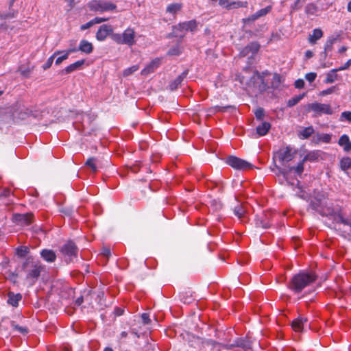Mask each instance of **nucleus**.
Returning <instances> with one entry per match:
<instances>
[{"label":"nucleus","mask_w":351,"mask_h":351,"mask_svg":"<svg viewBox=\"0 0 351 351\" xmlns=\"http://www.w3.org/2000/svg\"><path fill=\"white\" fill-rule=\"evenodd\" d=\"M45 265L32 256H27L22 263L20 272L24 276L25 282L29 286H34L45 270Z\"/></svg>","instance_id":"f257e3e1"},{"label":"nucleus","mask_w":351,"mask_h":351,"mask_svg":"<svg viewBox=\"0 0 351 351\" xmlns=\"http://www.w3.org/2000/svg\"><path fill=\"white\" fill-rule=\"evenodd\" d=\"M316 280L317 276L313 272L300 271L291 278L288 287L294 293H300Z\"/></svg>","instance_id":"f03ea898"},{"label":"nucleus","mask_w":351,"mask_h":351,"mask_svg":"<svg viewBox=\"0 0 351 351\" xmlns=\"http://www.w3.org/2000/svg\"><path fill=\"white\" fill-rule=\"evenodd\" d=\"M323 216L332 219L338 223H342L351 228V211L346 212L340 207L334 208L332 206H326L320 212Z\"/></svg>","instance_id":"7ed1b4c3"},{"label":"nucleus","mask_w":351,"mask_h":351,"mask_svg":"<svg viewBox=\"0 0 351 351\" xmlns=\"http://www.w3.org/2000/svg\"><path fill=\"white\" fill-rule=\"evenodd\" d=\"M112 38L118 44L132 46L135 43V32L134 29L128 28L122 34H113Z\"/></svg>","instance_id":"20e7f679"},{"label":"nucleus","mask_w":351,"mask_h":351,"mask_svg":"<svg viewBox=\"0 0 351 351\" xmlns=\"http://www.w3.org/2000/svg\"><path fill=\"white\" fill-rule=\"evenodd\" d=\"M226 162L237 170H246L252 169L253 165L249 162L234 156H229L226 158Z\"/></svg>","instance_id":"39448f33"},{"label":"nucleus","mask_w":351,"mask_h":351,"mask_svg":"<svg viewBox=\"0 0 351 351\" xmlns=\"http://www.w3.org/2000/svg\"><path fill=\"white\" fill-rule=\"evenodd\" d=\"M296 154L297 152L295 149L290 146H287L280 149L276 152V157L280 162L284 163L285 162H287L292 160L295 158Z\"/></svg>","instance_id":"423d86ee"},{"label":"nucleus","mask_w":351,"mask_h":351,"mask_svg":"<svg viewBox=\"0 0 351 351\" xmlns=\"http://www.w3.org/2000/svg\"><path fill=\"white\" fill-rule=\"evenodd\" d=\"M61 252L66 261H72L77 256L78 248L73 241H68L62 246Z\"/></svg>","instance_id":"0eeeda50"},{"label":"nucleus","mask_w":351,"mask_h":351,"mask_svg":"<svg viewBox=\"0 0 351 351\" xmlns=\"http://www.w3.org/2000/svg\"><path fill=\"white\" fill-rule=\"evenodd\" d=\"M88 8L93 11L104 12L115 9L116 5L110 2L92 1L88 3Z\"/></svg>","instance_id":"6e6552de"},{"label":"nucleus","mask_w":351,"mask_h":351,"mask_svg":"<svg viewBox=\"0 0 351 351\" xmlns=\"http://www.w3.org/2000/svg\"><path fill=\"white\" fill-rule=\"evenodd\" d=\"M197 27V23L195 20H191L183 23H180L174 27V33L177 36L183 37L184 34H179L177 31L180 32H194Z\"/></svg>","instance_id":"1a4fd4ad"},{"label":"nucleus","mask_w":351,"mask_h":351,"mask_svg":"<svg viewBox=\"0 0 351 351\" xmlns=\"http://www.w3.org/2000/svg\"><path fill=\"white\" fill-rule=\"evenodd\" d=\"M34 215L32 213L14 214L12 217V220L17 225L21 226H27L30 225L33 221Z\"/></svg>","instance_id":"9d476101"},{"label":"nucleus","mask_w":351,"mask_h":351,"mask_svg":"<svg viewBox=\"0 0 351 351\" xmlns=\"http://www.w3.org/2000/svg\"><path fill=\"white\" fill-rule=\"evenodd\" d=\"M259 49L260 45L257 42H252L243 49L241 51V55L242 56L250 55V57L252 58L258 52Z\"/></svg>","instance_id":"9b49d317"},{"label":"nucleus","mask_w":351,"mask_h":351,"mask_svg":"<svg viewBox=\"0 0 351 351\" xmlns=\"http://www.w3.org/2000/svg\"><path fill=\"white\" fill-rule=\"evenodd\" d=\"M308 319L303 316H299L298 318L292 321L291 327L295 332H301L303 331L304 327L307 325Z\"/></svg>","instance_id":"f8f14e48"},{"label":"nucleus","mask_w":351,"mask_h":351,"mask_svg":"<svg viewBox=\"0 0 351 351\" xmlns=\"http://www.w3.org/2000/svg\"><path fill=\"white\" fill-rule=\"evenodd\" d=\"M112 31V28L110 25H103L98 29L96 38L98 40H104Z\"/></svg>","instance_id":"ddd939ff"},{"label":"nucleus","mask_w":351,"mask_h":351,"mask_svg":"<svg viewBox=\"0 0 351 351\" xmlns=\"http://www.w3.org/2000/svg\"><path fill=\"white\" fill-rule=\"evenodd\" d=\"M40 254L43 260L47 263H53L56 260V254L52 250L43 249Z\"/></svg>","instance_id":"4468645a"},{"label":"nucleus","mask_w":351,"mask_h":351,"mask_svg":"<svg viewBox=\"0 0 351 351\" xmlns=\"http://www.w3.org/2000/svg\"><path fill=\"white\" fill-rule=\"evenodd\" d=\"M160 60L156 58L152 60L145 69L141 71L142 75H147L154 72L160 65Z\"/></svg>","instance_id":"2eb2a0df"},{"label":"nucleus","mask_w":351,"mask_h":351,"mask_svg":"<svg viewBox=\"0 0 351 351\" xmlns=\"http://www.w3.org/2000/svg\"><path fill=\"white\" fill-rule=\"evenodd\" d=\"M187 74H188V71H184L180 75H178L173 82H171L169 84V89L171 90H176L179 87V86H180L184 78H186Z\"/></svg>","instance_id":"dca6fc26"},{"label":"nucleus","mask_w":351,"mask_h":351,"mask_svg":"<svg viewBox=\"0 0 351 351\" xmlns=\"http://www.w3.org/2000/svg\"><path fill=\"white\" fill-rule=\"evenodd\" d=\"M338 144L343 147L346 152H351V141L348 135H342L339 139Z\"/></svg>","instance_id":"f3484780"},{"label":"nucleus","mask_w":351,"mask_h":351,"mask_svg":"<svg viewBox=\"0 0 351 351\" xmlns=\"http://www.w3.org/2000/svg\"><path fill=\"white\" fill-rule=\"evenodd\" d=\"M21 299L22 295L21 293L9 292L8 294V303L14 307L18 306L19 302L21 300Z\"/></svg>","instance_id":"a211bd4d"},{"label":"nucleus","mask_w":351,"mask_h":351,"mask_svg":"<svg viewBox=\"0 0 351 351\" xmlns=\"http://www.w3.org/2000/svg\"><path fill=\"white\" fill-rule=\"evenodd\" d=\"M323 36V32L321 29L317 28L313 30L312 34L308 36V43L311 45L316 44L317 41Z\"/></svg>","instance_id":"6ab92c4d"},{"label":"nucleus","mask_w":351,"mask_h":351,"mask_svg":"<svg viewBox=\"0 0 351 351\" xmlns=\"http://www.w3.org/2000/svg\"><path fill=\"white\" fill-rule=\"evenodd\" d=\"M252 341L248 338H240L236 340L235 345L238 347H241L245 350H250L252 348Z\"/></svg>","instance_id":"aec40b11"},{"label":"nucleus","mask_w":351,"mask_h":351,"mask_svg":"<svg viewBox=\"0 0 351 351\" xmlns=\"http://www.w3.org/2000/svg\"><path fill=\"white\" fill-rule=\"evenodd\" d=\"M93 50V46L91 43L86 40H82L79 45V51L86 54H90Z\"/></svg>","instance_id":"412c9836"},{"label":"nucleus","mask_w":351,"mask_h":351,"mask_svg":"<svg viewBox=\"0 0 351 351\" xmlns=\"http://www.w3.org/2000/svg\"><path fill=\"white\" fill-rule=\"evenodd\" d=\"M314 133V129L312 126L303 128L298 131V136L299 138L304 140L308 138Z\"/></svg>","instance_id":"4be33fe9"},{"label":"nucleus","mask_w":351,"mask_h":351,"mask_svg":"<svg viewBox=\"0 0 351 351\" xmlns=\"http://www.w3.org/2000/svg\"><path fill=\"white\" fill-rule=\"evenodd\" d=\"M270 128V123L269 122L264 121L256 126V132L260 136H265L267 134Z\"/></svg>","instance_id":"5701e85b"},{"label":"nucleus","mask_w":351,"mask_h":351,"mask_svg":"<svg viewBox=\"0 0 351 351\" xmlns=\"http://www.w3.org/2000/svg\"><path fill=\"white\" fill-rule=\"evenodd\" d=\"M331 141V135L328 134H317L313 137V141L315 143L320 142L328 143Z\"/></svg>","instance_id":"b1692460"},{"label":"nucleus","mask_w":351,"mask_h":351,"mask_svg":"<svg viewBox=\"0 0 351 351\" xmlns=\"http://www.w3.org/2000/svg\"><path fill=\"white\" fill-rule=\"evenodd\" d=\"M84 60H78L73 64H71L68 66H66L64 69L65 73H72L77 69H79L84 64Z\"/></svg>","instance_id":"393cba45"},{"label":"nucleus","mask_w":351,"mask_h":351,"mask_svg":"<svg viewBox=\"0 0 351 351\" xmlns=\"http://www.w3.org/2000/svg\"><path fill=\"white\" fill-rule=\"evenodd\" d=\"M304 162H303V160H302L300 162H299L298 164V165L296 167H291L289 168V169L288 171L284 169L282 173H283L284 176L285 177L289 171H291L294 170L298 175L300 176L302 173V172L304 171Z\"/></svg>","instance_id":"a878e982"},{"label":"nucleus","mask_w":351,"mask_h":351,"mask_svg":"<svg viewBox=\"0 0 351 351\" xmlns=\"http://www.w3.org/2000/svg\"><path fill=\"white\" fill-rule=\"evenodd\" d=\"M182 8V3H172V4H169L167 7L166 11H167V12L171 14L172 15H176L179 11L181 10Z\"/></svg>","instance_id":"bb28decb"},{"label":"nucleus","mask_w":351,"mask_h":351,"mask_svg":"<svg viewBox=\"0 0 351 351\" xmlns=\"http://www.w3.org/2000/svg\"><path fill=\"white\" fill-rule=\"evenodd\" d=\"M338 69H332L330 72H328L326 75V77L325 80V83L331 84L337 80L338 75L337 74V71Z\"/></svg>","instance_id":"cd10ccee"},{"label":"nucleus","mask_w":351,"mask_h":351,"mask_svg":"<svg viewBox=\"0 0 351 351\" xmlns=\"http://www.w3.org/2000/svg\"><path fill=\"white\" fill-rule=\"evenodd\" d=\"M319 155L317 151H313L309 153H308L302 159L303 162L310 161V162H315L317 160Z\"/></svg>","instance_id":"c85d7f7f"},{"label":"nucleus","mask_w":351,"mask_h":351,"mask_svg":"<svg viewBox=\"0 0 351 351\" xmlns=\"http://www.w3.org/2000/svg\"><path fill=\"white\" fill-rule=\"evenodd\" d=\"M338 38L339 35L328 37L324 46L325 51L332 49L333 44L338 40Z\"/></svg>","instance_id":"c756f323"},{"label":"nucleus","mask_w":351,"mask_h":351,"mask_svg":"<svg viewBox=\"0 0 351 351\" xmlns=\"http://www.w3.org/2000/svg\"><path fill=\"white\" fill-rule=\"evenodd\" d=\"M318 11V7L314 3H308L305 7V12L307 15H315Z\"/></svg>","instance_id":"7c9ffc66"},{"label":"nucleus","mask_w":351,"mask_h":351,"mask_svg":"<svg viewBox=\"0 0 351 351\" xmlns=\"http://www.w3.org/2000/svg\"><path fill=\"white\" fill-rule=\"evenodd\" d=\"M85 165L86 167H88L91 170V171L93 173H95L97 171V164H96V158H88L86 160Z\"/></svg>","instance_id":"2f4dec72"},{"label":"nucleus","mask_w":351,"mask_h":351,"mask_svg":"<svg viewBox=\"0 0 351 351\" xmlns=\"http://www.w3.org/2000/svg\"><path fill=\"white\" fill-rule=\"evenodd\" d=\"M305 94H301L297 96H295L292 97L291 99H289L287 101V106L289 108L293 107L295 105H296L299 101L304 97Z\"/></svg>","instance_id":"473e14b6"},{"label":"nucleus","mask_w":351,"mask_h":351,"mask_svg":"<svg viewBox=\"0 0 351 351\" xmlns=\"http://www.w3.org/2000/svg\"><path fill=\"white\" fill-rule=\"evenodd\" d=\"M340 167L342 170L346 171L351 167V159L349 157L343 158L340 161Z\"/></svg>","instance_id":"72a5a7b5"},{"label":"nucleus","mask_w":351,"mask_h":351,"mask_svg":"<svg viewBox=\"0 0 351 351\" xmlns=\"http://www.w3.org/2000/svg\"><path fill=\"white\" fill-rule=\"evenodd\" d=\"M11 326L14 330H16L23 335H25V334L28 333V332H29V330L27 327L21 326L16 324L14 322H12Z\"/></svg>","instance_id":"f704fd0d"},{"label":"nucleus","mask_w":351,"mask_h":351,"mask_svg":"<svg viewBox=\"0 0 351 351\" xmlns=\"http://www.w3.org/2000/svg\"><path fill=\"white\" fill-rule=\"evenodd\" d=\"M61 53L60 51H56L51 56H50L47 62L43 65V68L44 70H47L48 69H49L52 64H53V60H54V58L58 55V54H60Z\"/></svg>","instance_id":"c9c22d12"},{"label":"nucleus","mask_w":351,"mask_h":351,"mask_svg":"<svg viewBox=\"0 0 351 351\" xmlns=\"http://www.w3.org/2000/svg\"><path fill=\"white\" fill-rule=\"evenodd\" d=\"M233 211L234 214L239 219L242 218L245 213V208L242 205L240 204H238L237 206H235Z\"/></svg>","instance_id":"e433bc0d"},{"label":"nucleus","mask_w":351,"mask_h":351,"mask_svg":"<svg viewBox=\"0 0 351 351\" xmlns=\"http://www.w3.org/2000/svg\"><path fill=\"white\" fill-rule=\"evenodd\" d=\"M256 226L257 227H261L264 229H267L270 227V223L269 221H266V219L258 218L256 219Z\"/></svg>","instance_id":"4c0bfd02"},{"label":"nucleus","mask_w":351,"mask_h":351,"mask_svg":"<svg viewBox=\"0 0 351 351\" xmlns=\"http://www.w3.org/2000/svg\"><path fill=\"white\" fill-rule=\"evenodd\" d=\"M248 3L247 1H231V8L230 10L237 9L239 8H246Z\"/></svg>","instance_id":"58836bf2"},{"label":"nucleus","mask_w":351,"mask_h":351,"mask_svg":"<svg viewBox=\"0 0 351 351\" xmlns=\"http://www.w3.org/2000/svg\"><path fill=\"white\" fill-rule=\"evenodd\" d=\"M139 69V66L138 65H134L131 67L127 68L125 69L123 72V75L124 77H127L134 73L135 71H138Z\"/></svg>","instance_id":"ea45409f"},{"label":"nucleus","mask_w":351,"mask_h":351,"mask_svg":"<svg viewBox=\"0 0 351 351\" xmlns=\"http://www.w3.org/2000/svg\"><path fill=\"white\" fill-rule=\"evenodd\" d=\"M271 6H267V7L262 8V9L259 10L258 11H257L256 12V14L258 19L267 14L271 11Z\"/></svg>","instance_id":"a19ab883"},{"label":"nucleus","mask_w":351,"mask_h":351,"mask_svg":"<svg viewBox=\"0 0 351 351\" xmlns=\"http://www.w3.org/2000/svg\"><path fill=\"white\" fill-rule=\"evenodd\" d=\"M29 252V248L26 246H20L16 250V253L19 256H25Z\"/></svg>","instance_id":"79ce46f5"},{"label":"nucleus","mask_w":351,"mask_h":351,"mask_svg":"<svg viewBox=\"0 0 351 351\" xmlns=\"http://www.w3.org/2000/svg\"><path fill=\"white\" fill-rule=\"evenodd\" d=\"M14 114H13V116L15 117L17 116L21 119H25L26 117L29 116V113L27 111H14Z\"/></svg>","instance_id":"37998d69"},{"label":"nucleus","mask_w":351,"mask_h":351,"mask_svg":"<svg viewBox=\"0 0 351 351\" xmlns=\"http://www.w3.org/2000/svg\"><path fill=\"white\" fill-rule=\"evenodd\" d=\"M61 53H64L62 56L58 57L56 60V64L58 65L61 64L64 60H66L69 57L68 53L66 51H60Z\"/></svg>","instance_id":"c03bdc74"},{"label":"nucleus","mask_w":351,"mask_h":351,"mask_svg":"<svg viewBox=\"0 0 351 351\" xmlns=\"http://www.w3.org/2000/svg\"><path fill=\"white\" fill-rule=\"evenodd\" d=\"M346 119L348 121H351V111H343L341 116V120Z\"/></svg>","instance_id":"a18cd8bd"},{"label":"nucleus","mask_w":351,"mask_h":351,"mask_svg":"<svg viewBox=\"0 0 351 351\" xmlns=\"http://www.w3.org/2000/svg\"><path fill=\"white\" fill-rule=\"evenodd\" d=\"M337 90V87L336 86H332V87H330L326 90H324L321 92V95L324 96V95H329V94H331V93H333L335 90Z\"/></svg>","instance_id":"49530a36"},{"label":"nucleus","mask_w":351,"mask_h":351,"mask_svg":"<svg viewBox=\"0 0 351 351\" xmlns=\"http://www.w3.org/2000/svg\"><path fill=\"white\" fill-rule=\"evenodd\" d=\"M317 77V74L315 73H308L306 74L305 78L309 82H313Z\"/></svg>","instance_id":"de8ad7c7"},{"label":"nucleus","mask_w":351,"mask_h":351,"mask_svg":"<svg viewBox=\"0 0 351 351\" xmlns=\"http://www.w3.org/2000/svg\"><path fill=\"white\" fill-rule=\"evenodd\" d=\"M307 110H324L319 104H311L308 106Z\"/></svg>","instance_id":"09e8293b"},{"label":"nucleus","mask_w":351,"mask_h":351,"mask_svg":"<svg viewBox=\"0 0 351 351\" xmlns=\"http://www.w3.org/2000/svg\"><path fill=\"white\" fill-rule=\"evenodd\" d=\"M141 319L144 324H148L151 322L149 314L146 313H144L141 315Z\"/></svg>","instance_id":"8fccbe9b"},{"label":"nucleus","mask_w":351,"mask_h":351,"mask_svg":"<svg viewBox=\"0 0 351 351\" xmlns=\"http://www.w3.org/2000/svg\"><path fill=\"white\" fill-rule=\"evenodd\" d=\"M257 19H258V17L256 16V14L254 13V14L250 16L249 17H247L246 19H243V22L245 23H249V22L254 21H256Z\"/></svg>","instance_id":"3c124183"},{"label":"nucleus","mask_w":351,"mask_h":351,"mask_svg":"<svg viewBox=\"0 0 351 351\" xmlns=\"http://www.w3.org/2000/svg\"><path fill=\"white\" fill-rule=\"evenodd\" d=\"M295 87L302 88L304 86V81L302 79H298L295 82Z\"/></svg>","instance_id":"603ef678"},{"label":"nucleus","mask_w":351,"mask_h":351,"mask_svg":"<svg viewBox=\"0 0 351 351\" xmlns=\"http://www.w3.org/2000/svg\"><path fill=\"white\" fill-rule=\"evenodd\" d=\"M101 254L104 256H105L106 258H108L110 256V255H111V252H110V248H108V247H103L102 252H101Z\"/></svg>","instance_id":"864d4df0"},{"label":"nucleus","mask_w":351,"mask_h":351,"mask_svg":"<svg viewBox=\"0 0 351 351\" xmlns=\"http://www.w3.org/2000/svg\"><path fill=\"white\" fill-rule=\"evenodd\" d=\"M93 25H94V23L91 20V21H88V23L81 25L80 29L83 31V30H85V29H87L91 27Z\"/></svg>","instance_id":"5fc2aeb1"},{"label":"nucleus","mask_w":351,"mask_h":351,"mask_svg":"<svg viewBox=\"0 0 351 351\" xmlns=\"http://www.w3.org/2000/svg\"><path fill=\"white\" fill-rule=\"evenodd\" d=\"M11 194V191L9 189H5L0 193V197H9Z\"/></svg>","instance_id":"6e6d98bb"},{"label":"nucleus","mask_w":351,"mask_h":351,"mask_svg":"<svg viewBox=\"0 0 351 351\" xmlns=\"http://www.w3.org/2000/svg\"><path fill=\"white\" fill-rule=\"evenodd\" d=\"M306 0H295V2L294 3V5L292 6V9L293 10H298L301 8V5H300V3L302 2H304L306 1Z\"/></svg>","instance_id":"4d7b16f0"},{"label":"nucleus","mask_w":351,"mask_h":351,"mask_svg":"<svg viewBox=\"0 0 351 351\" xmlns=\"http://www.w3.org/2000/svg\"><path fill=\"white\" fill-rule=\"evenodd\" d=\"M92 21L94 23V25H95L107 21V19L101 17H95Z\"/></svg>","instance_id":"13d9d810"},{"label":"nucleus","mask_w":351,"mask_h":351,"mask_svg":"<svg viewBox=\"0 0 351 351\" xmlns=\"http://www.w3.org/2000/svg\"><path fill=\"white\" fill-rule=\"evenodd\" d=\"M265 111H255V117L257 119L261 120L264 117Z\"/></svg>","instance_id":"bf43d9fd"},{"label":"nucleus","mask_w":351,"mask_h":351,"mask_svg":"<svg viewBox=\"0 0 351 351\" xmlns=\"http://www.w3.org/2000/svg\"><path fill=\"white\" fill-rule=\"evenodd\" d=\"M351 65V59L348 60L346 63L341 67H340L339 69H338V70L339 71H341V70H345V69H347L349 68V66Z\"/></svg>","instance_id":"052dcab7"},{"label":"nucleus","mask_w":351,"mask_h":351,"mask_svg":"<svg viewBox=\"0 0 351 351\" xmlns=\"http://www.w3.org/2000/svg\"><path fill=\"white\" fill-rule=\"evenodd\" d=\"M84 302L83 297H79L77 298L75 301V304L77 306H80Z\"/></svg>","instance_id":"680f3d73"},{"label":"nucleus","mask_w":351,"mask_h":351,"mask_svg":"<svg viewBox=\"0 0 351 351\" xmlns=\"http://www.w3.org/2000/svg\"><path fill=\"white\" fill-rule=\"evenodd\" d=\"M313 56V53L310 51V50H308L305 52V57L306 59H309L311 58H312Z\"/></svg>","instance_id":"e2e57ef3"},{"label":"nucleus","mask_w":351,"mask_h":351,"mask_svg":"<svg viewBox=\"0 0 351 351\" xmlns=\"http://www.w3.org/2000/svg\"><path fill=\"white\" fill-rule=\"evenodd\" d=\"M77 51H79V48L77 49L76 47H72V48L69 49L67 51H66V52L69 56L70 53L76 52Z\"/></svg>","instance_id":"0e129e2a"},{"label":"nucleus","mask_w":351,"mask_h":351,"mask_svg":"<svg viewBox=\"0 0 351 351\" xmlns=\"http://www.w3.org/2000/svg\"><path fill=\"white\" fill-rule=\"evenodd\" d=\"M280 76L278 74H275L274 75V80L277 82L278 83L280 82Z\"/></svg>","instance_id":"69168bd1"},{"label":"nucleus","mask_w":351,"mask_h":351,"mask_svg":"<svg viewBox=\"0 0 351 351\" xmlns=\"http://www.w3.org/2000/svg\"><path fill=\"white\" fill-rule=\"evenodd\" d=\"M66 2L69 3L71 8H72L75 3V0H65Z\"/></svg>","instance_id":"338daca9"},{"label":"nucleus","mask_w":351,"mask_h":351,"mask_svg":"<svg viewBox=\"0 0 351 351\" xmlns=\"http://www.w3.org/2000/svg\"><path fill=\"white\" fill-rule=\"evenodd\" d=\"M169 53L171 54V55H178L179 54V52L176 50V49H171L169 51Z\"/></svg>","instance_id":"774afa93"}]
</instances>
